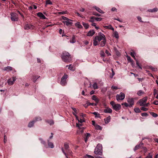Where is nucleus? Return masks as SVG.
Instances as JSON below:
<instances>
[{
  "instance_id": "nucleus-54",
  "label": "nucleus",
  "mask_w": 158,
  "mask_h": 158,
  "mask_svg": "<svg viewBox=\"0 0 158 158\" xmlns=\"http://www.w3.org/2000/svg\"><path fill=\"white\" fill-rule=\"evenodd\" d=\"M141 110L145 111L147 110H148V109L146 108V107H141Z\"/></svg>"
},
{
  "instance_id": "nucleus-50",
  "label": "nucleus",
  "mask_w": 158,
  "mask_h": 158,
  "mask_svg": "<svg viewBox=\"0 0 158 158\" xmlns=\"http://www.w3.org/2000/svg\"><path fill=\"white\" fill-rule=\"evenodd\" d=\"M141 114V115L143 117H147L148 116V114L147 113H142Z\"/></svg>"
},
{
  "instance_id": "nucleus-58",
  "label": "nucleus",
  "mask_w": 158,
  "mask_h": 158,
  "mask_svg": "<svg viewBox=\"0 0 158 158\" xmlns=\"http://www.w3.org/2000/svg\"><path fill=\"white\" fill-rule=\"evenodd\" d=\"M66 152L68 153V154H69L70 155H71L72 153V152L71 151L70 149L67 150Z\"/></svg>"
},
{
  "instance_id": "nucleus-46",
  "label": "nucleus",
  "mask_w": 158,
  "mask_h": 158,
  "mask_svg": "<svg viewBox=\"0 0 158 158\" xmlns=\"http://www.w3.org/2000/svg\"><path fill=\"white\" fill-rule=\"evenodd\" d=\"M122 105H124L126 107H130V105L128 103H127V102H124L122 103Z\"/></svg>"
},
{
  "instance_id": "nucleus-61",
  "label": "nucleus",
  "mask_w": 158,
  "mask_h": 158,
  "mask_svg": "<svg viewBox=\"0 0 158 158\" xmlns=\"http://www.w3.org/2000/svg\"><path fill=\"white\" fill-rule=\"evenodd\" d=\"M39 77H37V78H36V77H34V76H33V78H32V81H33L34 82H35V81H36V80H35V79H36H36H38Z\"/></svg>"
},
{
  "instance_id": "nucleus-1",
  "label": "nucleus",
  "mask_w": 158,
  "mask_h": 158,
  "mask_svg": "<svg viewBox=\"0 0 158 158\" xmlns=\"http://www.w3.org/2000/svg\"><path fill=\"white\" fill-rule=\"evenodd\" d=\"M106 38L105 35L102 33L99 32L98 35H96L93 39V45L96 46L99 44L98 43Z\"/></svg>"
},
{
  "instance_id": "nucleus-27",
  "label": "nucleus",
  "mask_w": 158,
  "mask_h": 158,
  "mask_svg": "<svg viewBox=\"0 0 158 158\" xmlns=\"http://www.w3.org/2000/svg\"><path fill=\"white\" fill-rule=\"evenodd\" d=\"M76 42L75 37V36L73 35L72 37V40L70 41V42L72 43H75Z\"/></svg>"
},
{
  "instance_id": "nucleus-45",
  "label": "nucleus",
  "mask_w": 158,
  "mask_h": 158,
  "mask_svg": "<svg viewBox=\"0 0 158 158\" xmlns=\"http://www.w3.org/2000/svg\"><path fill=\"white\" fill-rule=\"evenodd\" d=\"M126 57L127 58V60L129 61V62H130L133 60L131 59L130 56H127Z\"/></svg>"
},
{
  "instance_id": "nucleus-39",
  "label": "nucleus",
  "mask_w": 158,
  "mask_h": 158,
  "mask_svg": "<svg viewBox=\"0 0 158 158\" xmlns=\"http://www.w3.org/2000/svg\"><path fill=\"white\" fill-rule=\"evenodd\" d=\"M95 17L94 16H92L90 17V19L89 20V21L90 22L93 23L94 21Z\"/></svg>"
},
{
  "instance_id": "nucleus-44",
  "label": "nucleus",
  "mask_w": 158,
  "mask_h": 158,
  "mask_svg": "<svg viewBox=\"0 0 158 158\" xmlns=\"http://www.w3.org/2000/svg\"><path fill=\"white\" fill-rule=\"evenodd\" d=\"M149 69L153 71H156L157 70V69L156 68H153L152 66H150L149 67Z\"/></svg>"
},
{
  "instance_id": "nucleus-41",
  "label": "nucleus",
  "mask_w": 158,
  "mask_h": 158,
  "mask_svg": "<svg viewBox=\"0 0 158 158\" xmlns=\"http://www.w3.org/2000/svg\"><path fill=\"white\" fill-rule=\"evenodd\" d=\"M100 54L102 57H105V54L103 51H102L100 52Z\"/></svg>"
},
{
  "instance_id": "nucleus-11",
  "label": "nucleus",
  "mask_w": 158,
  "mask_h": 158,
  "mask_svg": "<svg viewBox=\"0 0 158 158\" xmlns=\"http://www.w3.org/2000/svg\"><path fill=\"white\" fill-rule=\"evenodd\" d=\"M34 28V26L28 24H26L25 25L24 28L25 30H32Z\"/></svg>"
},
{
  "instance_id": "nucleus-7",
  "label": "nucleus",
  "mask_w": 158,
  "mask_h": 158,
  "mask_svg": "<svg viewBox=\"0 0 158 158\" xmlns=\"http://www.w3.org/2000/svg\"><path fill=\"white\" fill-rule=\"evenodd\" d=\"M125 97V94L122 92H121L119 94H117L116 95V98L117 101L123 100L124 99Z\"/></svg>"
},
{
  "instance_id": "nucleus-5",
  "label": "nucleus",
  "mask_w": 158,
  "mask_h": 158,
  "mask_svg": "<svg viewBox=\"0 0 158 158\" xmlns=\"http://www.w3.org/2000/svg\"><path fill=\"white\" fill-rule=\"evenodd\" d=\"M110 104L112 106L113 109L116 111L119 110L121 108V106L119 104H115L114 101H111Z\"/></svg>"
},
{
  "instance_id": "nucleus-15",
  "label": "nucleus",
  "mask_w": 158,
  "mask_h": 158,
  "mask_svg": "<svg viewBox=\"0 0 158 158\" xmlns=\"http://www.w3.org/2000/svg\"><path fill=\"white\" fill-rule=\"evenodd\" d=\"M94 8L98 12L100 13L103 14L104 12L100 8L96 6H94Z\"/></svg>"
},
{
  "instance_id": "nucleus-43",
  "label": "nucleus",
  "mask_w": 158,
  "mask_h": 158,
  "mask_svg": "<svg viewBox=\"0 0 158 158\" xmlns=\"http://www.w3.org/2000/svg\"><path fill=\"white\" fill-rule=\"evenodd\" d=\"M61 18H62V19L63 20H66L67 21H72V20H71V19H68V18H67L66 17H65L64 16H62Z\"/></svg>"
},
{
  "instance_id": "nucleus-3",
  "label": "nucleus",
  "mask_w": 158,
  "mask_h": 158,
  "mask_svg": "<svg viewBox=\"0 0 158 158\" xmlns=\"http://www.w3.org/2000/svg\"><path fill=\"white\" fill-rule=\"evenodd\" d=\"M102 145L100 143L98 144L94 151V153L96 155L101 156L102 155Z\"/></svg>"
},
{
  "instance_id": "nucleus-9",
  "label": "nucleus",
  "mask_w": 158,
  "mask_h": 158,
  "mask_svg": "<svg viewBox=\"0 0 158 158\" xmlns=\"http://www.w3.org/2000/svg\"><path fill=\"white\" fill-rule=\"evenodd\" d=\"M127 101L130 105V107H132L134 104V98L129 97L127 100Z\"/></svg>"
},
{
  "instance_id": "nucleus-14",
  "label": "nucleus",
  "mask_w": 158,
  "mask_h": 158,
  "mask_svg": "<svg viewBox=\"0 0 158 158\" xmlns=\"http://www.w3.org/2000/svg\"><path fill=\"white\" fill-rule=\"evenodd\" d=\"M48 143V148H52L54 147V145L53 143L52 142H50L49 139H48L47 140Z\"/></svg>"
},
{
  "instance_id": "nucleus-62",
  "label": "nucleus",
  "mask_w": 158,
  "mask_h": 158,
  "mask_svg": "<svg viewBox=\"0 0 158 158\" xmlns=\"http://www.w3.org/2000/svg\"><path fill=\"white\" fill-rule=\"evenodd\" d=\"M138 20L140 22H143V21L141 20V18L140 16H138L137 17Z\"/></svg>"
},
{
  "instance_id": "nucleus-47",
  "label": "nucleus",
  "mask_w": 158,
  "mask_h": 158,
  "mask_svg": "<svg viewBox=\"0 0 158 158\" xmlns=\"http://www.w3.org/2000/svg\"><path fill=\"white\" fill-rule=\"evenodd\" d=\"M95 19L97 21H101L102 19V18H101L95 17Z\"/></svg>"
},
{
  "instance_id": "nucleus-63",
  "label": "nucleus",
  "mask_w": 158,
  "mask_h": 158,
  "mask_svg": "<svg viewBox=\"0 0 158 158\" xmlns=\"http://www.w3.org/2000/svg\"><path fill=\"white\" fill-rule=\"evenodd\" d=\"M153 104L155 105H158V101L156 100H155L154 102L153 103Z\"/></svg>"
},
{
  "instance_id": "nucleus-37",
  "label": "nucleus",
  "mask_w": 158,
  "mask_h": 158,
  "mask_svg": "<svg viewBox=\"0 0 158 158\" xmlns=\"http://www.w3.org/2000/svg\"><path fill=\"white\" fill-rule=\"evenodd\" d=\"M93 87L94 89H97L98 88V85L96 82L94 83L93 84Z\"/></svg>"
},
{
  "instance_id": "nucleus-21",
  "label": "nucleus",
  "mask_w": 158,
  "mask_h": 158,
  "mask_svg": "<svg viewBox=\"0 0 158 158\" xmlns=\"http://www.w3.org/2000/svg\"><path fill=\"white\" fill-rule=\"evenodd\" d=\"M62 22L64 24H65L67 26H69V25H71L73 24V23L69 21H63Z\"/></svg>"
},
{
  "instance_id": "nucleus-55",
  "label": "nucleus",
  "mask_w": 158,
  "mask_h": 158,
  "mask_svg": "<svg viewBox=\"0 0 158 158\" xmlns=\"http://www.w3.org/2000/svg\"><path fill=\"white\" fill-rule=\"evenodd\" d=\"M97 105V104L96 103H89L88 105L90 106L91 105L92 106H96Z\"/></svg>"
},
{
  "instance_id": "nucleus-10",
  "label": "nucleus",
  "mask_w": 158,
  "mask_h": 158,
  "mask_svg": "<svg viewBox=\"0 0 158 158\" xmlns=\"http://www.w3.org/2000/svg\"><path fill=\"white\" fill-rule=\"evenodd\" d=\"M38 118H35L34 119L29 123L28 126V127H32L33 126L34 123L38 121Z\"/></svg>"
},
{
  "instance_id": "nucleus-6",
  "label": "nucleus",
  "mask_w": 158,
  "mask_h": 158,
  "mask_svg": "<svg viewBox=\"0 0 158 158\" xmlns=\"http://www.w3.org/2000/svg\"><path fill=\"white\" fill-rule=\"evenodd\" d=\"M10 15L12 21L15 22L18 20V15L17 14L15 13H11Z\"/></svg>"
},
{
  "instance_id": "nucleus-31",
  "label": "nucleus",
  "mask_w": 158,
  "mask_h": 158,
  "mask_svg": "<svg viewBox=\"0 0 158 158\" xmlns=\"http://www.w3.org/2000/svg\"><path fill=\"white\" fill-rule=\"evenodd\" d=\"M40 19H46V18L45 16L41 12H40Z\"/></svg>"
},
{
  "instance_id": "nucleus-33",
  "label": "nucleus",
  "mask_w": 158,
  "mask_h": 158,
  "mask_svg": "<svg viewBox=\"0 0 158 158\" xmlns=\"http://www.w3.org/2000/svg\"><path fill=\"white\" fill-rule=\"evenodd\" d=\"M95 127L96 129L97 130H101L102 129V127L97 124H96Z\"/></svg>"
},
{
  "instance_id": "nucleus-18",
  "label": "nucleus",
  "mask_w": 158,
  "mask_h": 158,
  "mask_svg": "<svg viewBox=\"0 0 158 158\" xmlns=\"http://www.w3.org/2000/svg\"><path fill=\"white\" fill-rule=\"evenodd\" d=\"M112 112V110L110 108H107L104 110V112L107 113H110Z\"/></svg>"
},
{
  "instance_id": "nucleus-64",
  "label": "nucleus",
  "mask_w": 158,
  "mask_h": 158,
  "mask_svg": "<svg viewBox=\"0 0 158 158\" xmlns=\"http://www.w3.org/2000/svg\"><path fill=\"white\" fill-rule=\"evenodd\" d=\"M73 115H74L75 116L76 119L77 120H78V121H79V119L78 117L77 116V115H76V114H74L73 113Z\"/></svg>"
},
{
  "instance_id": "nucleus-51",
  "label": "nucleus",
  "mask_w": 158,
  "mask_h": 158,
  "mask_svg": "<svg viewBox=\"0 0 158 158\" xmlns=\"http://www.w3.org/2000/svg\"><path fill=\"white\" fill-rule=\"evenodd\" d=\"M140 147H139V146L137 145H136L135 147L134 148V151H135L136 150H137Z\"/></svg>"
},
{
  "instance_id": "nucleus-34",
  "label": "nucleus",
  "mask_w": 158,
  "mask_h": 158,
  "mask_svg": "<svg viewBox=\"0 0 158 158\" xmlns=\"http://www.w3.org/2000/svg\"><path fill=\"white\" fill-rule=\"evenodd\" d=\"M47 122L51 125H52L54 124V122L52 120H48L47 121Z\"/></svg>"
},
{
  "instance_id": "nucleus-26",
  "label": "nucleus",
  "mask_w": 158,
  "mask_h": 158,
  "mask_svg": "<svg viewBox=\"0 0 158 158\" xmlns=\"http://www.w3.org/2000/svg\"><path fill=\"white\" fill-rule=\"evenodd\" d=\"M64 147L65 150L67 151L68 149H69V147L68 144L67 143H64Z\"/></svg>"
},
{
  "instance_id": "nucleus-19",
  "label": "nucleus",
  "mask_w": 158,
  "mask_h": 158,
  "mask_svg": "<svg viewBox=\"0 0 158 158\" xmlns=\"http://www.w3.org/2000/svg\"><path fill=\"white\" fill-rule=\"evenodd\" d=\"M40 141L41 143L44 145L45 148H48V145L45 141L41 138H40Z\"/></svg>"
},
{
  "instance_id": "nucleus-12",
  "label": "nucleus",
  "mask_w": 158,
  "mask_h": 158,
  "mask_svg": "<svg viewBox=\"0 0 158 158\" xmlns=\"http://www.w3.org/2000/svg\"><path fill=\"white\" fill-rule=\"evenodd\" d=\"M16 77H13L12 79H10L7 80V83L9 85H12L14 82L16 81Z\"/></svg>"
},
{
  "instance_id": "nucleus-4",
  "label": "nucleus",
  "mask_w": 158,
  "mask_h": 158,
  "mask_svg": "<svg viewBox=\"0 0 158 158\" xmlns=\"http://www.w3.org/2000/svg\"><path fill=\"white\" fill-rule=\"evenodd\" d=\"M68 78V75L65 73H64L63 76L61 77L60 81V84L62 86H65L67 84V81L66 80Z\"/></svg>"
},
{
  "instance_id": "nucleus-25",
  "label": "nucleus",
  "mask_w": 158,
  "mask_h": 158,
  "mask_svg": "<svg viewBox=\"0 0 158 158\" xmlns=\"http://www.w3.org/2000/svg\"><path fill=\"white\" fill-rule=\"evenodd\" d=\"M69 68L68 69L72 71H74L75 70V69L72 66L71 64H70L69 65Z\"/></svg>"
},
{
  "instance_id": "nucleus-20",
  "label": "nucleus",
  "mask_w": 158,
  "mask_h": 158,
  "mask_svg": "<svg viewBox=\"0 0 158 158\" xmlns=\"http://www.w3.org/2000/svg\"><path fill=\"white\" fill-rule=\"evenodd\" d=\"M92 100H94L97 104L99 102V100L97 98V97L95 95H93L92 97Z\"/></svg>"
},
{
  "instance_id": "nucleus-53",
  "label": "nucleus",
  "mask_w": 158,
  "mask_h": 158,
  "mask_svg": "<svg viewBox=\"0 0 158 158\" xmlns=\"http://www.w3.org/2000/svg\"><path fill=\"white\" fill-rule=\"evenodd\" d=\"M111 88L112 89H115V90H117L118 89V87L117 86H114V85H113L112 86H111Z\"/></svg>"
},
{
  "instance_id": "nucleus-28",
  "label": "nucleus",
  "mask_w": 158,
  "mask_h": 158,
  "mask_svg": "<svg viewBox=\"0 0 158 158\" xmlns=\"http://www.w3.org/2000/svg\"><path fill=\"white\" fill-rule=\"evenodd\" d=\"M114 36L116 38L118 39L119 38L118 34L117 31H115L114 33Z\"/></svg>"
},
{
  "instance_id": "nucleus-13",
  "label": "nucleus",
  "mask_w": 158,
  "mask_h": 158,
  "mask_svg": "<svg viewBox=\"0 0 158 158\" xmlns=\"http://www.w3.org/2000/svg\"><path fill=\"white\" fill-rule=\"evenodd\" d=\"M95 33L94 30L89 31L88 32L87 35V36H92Z\"/></svg>"
},
{
  "instance_id": "nucleus-24",
  "label": "nucleus",
  "mask_w": 158,
  "mask_h": 158,
  "mask_svg": "<svg viewBox=\"0 0 158 158\" xmlns=\"http://www.w3.org/2000/svg\"><path fill=\"white\" fill-rule=\"evenodd\" d=\"M110 116H108L106 118L104 119L106 123H108L110 121Z\"/></svg>"
},
{
  "instance_id": "nucleus-30",
  "label": "nucleus",
  "mask_w": 158,
  "mask_h": 158,
  "mask_svg": "<svg viewBox=\"0 0 158 158\" xmlns=\"http://www.w3.org/2000/svg\"><path fill=\"white\" fill-rule=\"evenodd\" d=\"M144 93V92L142 90H139L138 91L137 93V94L139 96H140Z\"/></svg>"
},
{
  "instance_id": "nucleus-49",
  "label": "nucleus",
  "mask_w": 158,
  "mask_h": 158,
  "mask_svg": "<svg viewBox=\"0 0 158 158\" xmlns=\"http://www.w3.org/2000/svg\"><path fill=\"white\" fill-rule=\"evenodd\" d=\"M136 61V64L139 67V68L140 69H142V68L139 65V62L138 61V60H136H136H135Z\"/></svg>"
},
{
  "instance_id": "nucleus-38",
  "label": "nucleus",
  "mask_w": 158,
  "mask_h": 158,
  "mask_svg": "<svg viewBox=\"0 0 158 158\" xmlns=\"http://www.w3.org/2000/svg\"><path fill=\"white\" fill-rule=\"evenodd\" d=\"M134 110L136 113H140L141 112L139 108H135Z\"/></svg>"
},
{
  "instance_id": "nucleus-8",
  "label": "nucleus",
  "mask_w": 158,
  "mask_h": 158,
  "mask_svg": "<svg viewBox=\"0 0 158 158\" xmlns=\"http://www.w3.org/2000/svg\"><path fill=\"white\" fill-rule=\"evenodd\" d=\"M147 99L148 97H145L143 98L140 99L138 102L139 103L140 106H143L145 103H146Z\"/></svg>"
},
{
  "instance_id": "nucleus-52",
  "label": "nucleus",
  "mask_w": 158,
  "mask_h": 158,
  "mask_svg": "<svg viewBox=\"0 0 158 158\" xmlns=\"http://www.w3.org/2000/svg\"><path fill=\"white\" fill-rule=\"evenodd\" d=\"M111 71H112V74H111V75L110 77L111 78H112L113 77V76H114V75L115 74V73H114L113 69H111Z\"/></svg>"
},
{
  "instance_id": "nucleus-16",
  "label": "nucleus",
  "mask_w": 158,
  "mask_h": 158,
  "mask_svg": "<svg viewBox=\"0 0 158 158\" xmlns=\"http://www.w3.org/2000/svg\"><path fill=\"white\" fill-rule=\"evenodd\" d=\"M12 69V68L10 66H8L6 67H4L3 70L4 71H6L7 72H9L11 71Z\"/></svg>"
},
{
  "instance_id": "nucleus-2",
  "label": "nucleus",
  "mask_w": 158,
  "mask_h": 158,
  "mask_svg": "<svg viewBox=\"0 0 158 158\" xmlns=\"http://www.w3.org/2000/svg\"><path fill=\"white\" fill-rule=\"evenodd\" d=\"M61 58L65 62L69 63L72 60V58L70 54L68 52H64L62 53Z\"/></svg>"
},
{
  "instance_id": "nucleus-42",
  "label": "nucleus",
  "mask_w": 158,
  "mask_h": 158,
  "mask_svg": "<svg viewBox=\"0 0 158 158\" xmlns=\"http://www.w3.org/2000/svg\"><path fill=\"white\" fill-rule=\"evenodd\" d=\"M46 5H52V2L50 0H47L46 2Z\"/></svg>"
},
{
  "instance_id": "nucleus-17",
  "label": "nucleus",
  "mask_w": 158,
  "mask_h": 158,
  "mask_svg": "<svg viewBox=\"0 0 158 158\" xmlns=\"http://www.w3.org/2000/svg\"><path fill=\"white\" fill-rule=\"evenodd\" d=\"M106 43V39L105 38L101 42L100 44V46L101 47H104Z\"/></svg>"
},
{
  "instance_id": "nucleus-36",
  "label": "nucleus",
  "mask_w": 158,
  "mask_h": 158,
  "mask_svg": "<svg viewBox=\"0 0 158 158\" xmlns=\"http://www.w3.org/2000/svg\"><path fill=\"white\" fill-rule=\"evenodd\" d=\"M91 113L94 114L95 116V117H100V114L98 113L97 112H94Z\"/></svg>"
},
{
  "instance_id": "nucleus-29",
  "label": "nucleus",
  "mask_w": 158,
  "mask_h": 158,
  "mask_svg": "<svg viewBox=\"0 0 158 158\" xmlns=\"http://www.w3.org/2000/svg\"><path fill=\"white\" fill-rule=\"evenodd\" d=\"M150 113L151 115L154 118H156L158 116V114L155 113L153 112H150Z\"/></svg>"
},
{
  "instance_id": "nucleus-60",
  "label": "nucleus",
  "mask_w": 158,
  "mask_h": 158,
  "mask_svg": "<svg viewBox=\"0 0 158 158\" xmlns=\"http://www.w3.org/2000/svg\"><path fill=\"white\" fill-rule=\"evenodd\" d=\"M90 136V134L89 133H86V135L85 136V137L86 138L88 139L89 138V137Z\"/></svg>"
},
{
  "instance_id": "nucleus-59",
  "label": "nucleus",
  "mask_w": 158,
  "mask_h": 158,
  "mask_svg": "<svg viewBox=\"0 0 158 158\" xmlns=\"http://www.w3.org/2000/svg\"><path fill=\"white\" fill-rule=\"evenodd\" d=\"M143 143L142 142H141L139 144H138V145L139 146V147L140 148H143Z\"/></svg>"
},
{
  "instance_id": "nucleus-23",
  "label": "nucleus",
  "mask_w": 158,
  "mask_h": 158,
  "mask_svg": "<svg viewBox=\"0 0 158 158\" xmlns=\"http://www.w3.org/2000/svg\"><path fill=\"white\" fill-rule=\"evenodd\" d=\"M75 26L78 28H81L83 27L82 26L80 22H77L75 24Z\"/></svg>"
},
{
  "instance_id": "nucleus-32",
  "label": "nucleus",
  "mask_w": 158,
  "mask_h": 158,
  "mask_svg": "<svg viewBox=\"0 0 158 158\" xmlns=\"http://www.w3.org/2000/svg\"><path fill=\"white\" fill-rule=\"evenodd\" d=\"M82 23L85 29H87L89 28V25L87 23H85L83 22H82Z\"/></svg>"
},
{
  "instance_id": "nucleus-57",
  "label": "nucleus",
  "mask_w": 158,
  "mask_h": 158,
  "mask_svg": "<svg viewBox=\"0 0 158 158\" xmlns=\"http://www.w3.org/2000/svg\"><path fill=\"white\" fill-rule=\"evenodd\" d=\"M66 11H62V12H58V13L60 15H63L66 13Z\"/></svg>"
},
{
  "instance_id": "nucleus-48",
  "label": "nucleus",
  "mask_w": 158,
  "mask_h": 158,
  "mask_svg": "<svg viewBox=\"0 0 158 158\" xmlns=\"http://www.w3.org/2000/svg\"><path fill=\"white\" fill-rule=\"evenodd\" d=\"M71 109L74 111V112H73V113L74 114H76V115H77V113L76 108L74 107H71Z\"/></svg>"
},
{
  "instance_id": "nucleus-56",
  "label": "nucleus",
  "mask_w": 158,
  "mask_h": 158,
  "mask_svg": "<svg viewBox=\"0 0 158 158\" xmlns=\"http://www.w3.org/2000/svg\"><path fill=\"white\" fill-rule=\"evenodd\" d=\"M82 126V125L81 124L76 123V126L78 127L79 129H81L80 127L81 126Z\"/></svg>"
},
{
  "instance_id": "nucleus-40",
  "label": "nucleus",
  "mask_w": 158,
  "mask_h": 158,
  "mask_svg": "<svg viewBox=\"0 0 158 158\" xmlns=\"http://www.w3.org/2000/svg\"><path fill=\"white\" fill-rule=\"evenodd\" d=\"M92 14L94 15H95L97 16H100L101 15L100 14L96 12L93 11L92 12Z\"/></svg>"
},
{
  "instance_id": "nucleus-35",
  "label": "nucleus",
  "mask_w": 158,
  "mask_h": 158,
  "mask_svg": "<svg viewBox=\"0 0 158 158\" xmlns=\"http://www.w3.org/2000/svg\"><path fill=\"white\" fill-rule=\"evenodd\" d=\"M130 55L135 60H136V58L135 57V53L134 51H133L132 52H131L130 53Z\"/></svg>"
},
{
  "instance_id": "nucleus-22",
  "label": "nucleus",
  "mask_w": 158,
  "mask_h": 158,
  "mask_svg": "<svg viewBox=\"0 0 158 158\" xmlns=\"http://www.w3.org/2000/svg\"><path fill=\"white\" fill-rule=\"evenodd\" d=\"M158 9L157 8H154L153 9H149L148 10V11L150 12H156L158 11Z\"/></svg>"
}]
</instances>
